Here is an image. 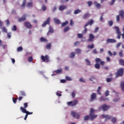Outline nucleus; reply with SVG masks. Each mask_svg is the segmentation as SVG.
Listing matches in <instances>:
<instances>
[{"instance_id": "1", "label": "nucleus", "mask_w": 124, "mask_h": 124, "mask_svg": "<svg viewBox=\"0 0 124 124\" xmlns=\"http://www.w3.org/2000/svg\"><path fill=\"white\" fill-rule=\"evenodd\" d=\"M95 111V110H94V109L93 108H91L89 116L86 115L84 116V121H89V120H90V118L91 121H93L94 119H96L97 117V115H94Z\"/></svg>"}, {"instance_id": "2", "label": "nucleus", "mask_w": 124, "mask_h": 124, "mask_svg": "<svg viewBox=\"0 0 124 124\" xmlns=\"http://www.w3.org/2000/svg\"><path fill=\"white\" fill-rule=\"evenodd\" d=\"M109 108H110V106L106 104H104L98 108V110L99 111H101V110L103 111H107Z\"/></svg>"}, {"instance_id": "3", "label": "nucleus", "mask_w": 124, "mask_h": 124, "mask_svg": "<svg viewBox=\"0 0 124 124\" xmlns=\"http://www.w3.org/2000/svg\"><path fill=\"white\" fill-rule=\"evenodd\" d=\"M41 59L42 60L43 62H50V58L48 55H45V56L42 55L41 56Z\"/></svg>"}, {"instance_id": "4", "label": "nucleus", "mask_w": 124, "mask_h": 124, "mask_svg": "<svg viewBox=\"0 0 124 124\" xmlns=\"http://www.w3.org/2000/svg\"><path fill=\"white\" fill-rule=\"evenodd\" d=\"M20 110L22 111V113L27 114V115L29 116V115H32L33 112H30L29 111H27V109L25 108H24L23 107H21L20 108Z\"/></svg>"}, {"instance_id": "5", "label": "nucleus", "mask_w": 124, "mask_h": 124, "mask_svg": "<svg viewBox=\"0 0 124 124\" xmlns=\"http://www.w3.org/2000/svg\"><path fill=\"white\" fill-rule=\"evenodd\" d=\"M124 68H120L117 72L116 76L118 77H119V76H123V75H124Z\"/></svg>"}, {"instance_id": "6", "label": "nucleus", "mask_w": 124, "mask_h": 124, "mask_svg": "<svg viewBox=\"0 0 124 124\" xmlns=\"http://www.w3.org/2000/svg\"><path fill=\"white\" fill-rule=\"evenodd\" d=\"M78 103V101H77V100H75L73 101L68 102L67 103V105L68 106H75L76 105H77Z\"/></svg>"}, {"instance_id": "7", "label": "nucleus", "mask_w": 124, "mask_h": 124, "mask_svg": "<svg viewBox=\"0 0 124 124\" xmlns=\"http://www.w3.org/2000/svg\"><path fill=\"white\" fill-rule=\"evenodd\" d=\"M71 116H73L74 118H76V119H79L80 118V113L75 112L74 111H72L71 112Z\"/></svg>"}, {"instance_id": "8", "label": "nucleus", "mask_w": 124, "mask_h": 124, "mask_svg": "<svg viewBox=\"0 0 124 124\" xmlns=\"http://www.w3.org/2000/svg\"><path fill=\"white\" fill-rule=\"evenodd\" d=\"M114 29H116V33H117L118 39H121V35H122V34L121 33V31H120V29L117 26H115L114 27Z\"/></svg>"}, {"instance_id": "9", "label": "nucleus", "mask_w": 124, "mask_h": 124, "mask_svg": "<svg viewBox=\"0 0 124 124\" xmlns=\"http://www.w3.org/2000/svg\"><path fill=\"white\" fill-rule=\"evenodd\" d=\"M24 25L27 29H31L32 28V25L28 21L24 22Z\"/></svg>"}, {"instance_id": "10", "label": "nucleus", "mask_w": 124, "mask_h": 124, "mask_svg": "<svg viewBox=\"0 0 124 124\" xmlns=\"http://www.w3.org/2000/svg\"><path fill=\"white\" fill-rule=\"evenodd\" d=\"M106 42L108 44H109V43H116L117 42V41L114 39H109L108 38L106 40Z\"/></svg>"}, {"instance_id": "11", "label": "nucleus", "mask_w": 124, "mask_h": 124, "mask_svg": "<svg viewBox=\"0 0 124 124\" xmlns=\"http://www.w3.org/2000/svg\"><path fill=\"white\" fill-rule=\"evenodd\" d=\"M95 62L97 63L100 62L101 65H104V64H105V62H104V61H101V60L99 58H96Z\"/></svg>"}, {"instance_id": "12", "label": "nucleus", "mask_w": 124, "mask_h": 124, "mask_svg": "<svg viewBox=\"0 0 124 124\" xmlns=\"http://www.w3.org/2000/svg\"><path fill=\"white\" fill-rule=\"evenodd\" d=\"M46 25H50V17H48L47 20L42 24V27H46Z\"/></svg>"}, {"instance_id": "13", "label": "nucleus", "mask_w": 124, "mask_h": 124, "mask_svg": "<svg viewBox=\"0 0 124 124\" xmlns=\"http://www.w3.org/2000/svg\"><path fill=\"white\" fill-rule=\"evenodd\" d=\"M95 98H96V94L95 93H93L91 94L90 100L91 101H93Z\"/></svg>"}, {"instance_id": "14", "label": "nucleus", "mask_w": 124, "mask_h": 124, "mask_svg": "<svg viewBox=\"0 0 124 124\" xmlns=\"http://www.w3.org/2000/svg\"><path fill=\"white\" fill-rule=\"evenodd\" d=\"M119 16L121 17V19L124 18V11L123 10L119 11Z\"/></svg>"}, {"instance_id": "15", "label": "nucleus", "mask_w": 124, "mask_h": 124, "mask_svg": "<svg viewBox=\"0 0 124 124\" xmlns=\"http://www.w3.org/2000/svg\"><path fill=\"white\" fill-rule=\"evenodd\" d=\"M101 117H103V118H106L107 120H110L112 119V116L108 115L102 114Z\"/></svg>"}, {"instance_id": "16", "label": "nucleus", "mask_w": 124, "mask_h": 124, "mask_svg": "<svg viewBox=\"0 0 124 124\" xmlns=\"http://www.w3.org/2000/svg\"><path fill=\"white\" fill-rule=\"evenodd\" d=\"M26 15H24L22 17L18 19L19 22H24V21H26Z\"/></svg>"}, {"instance_id": "17", "label": "nucleus", "mask_w": 124, "mask_h": 124, "mask_svg": "<svg viewBox=\"0 0 124 124\" xmlns=\"http://www.w3.org/2000/svg\"><path fill=\"white\" fill-rule=\"evenodd\" d=\"M66 6L64 5H62L59 7V10L60 11H63L64 9H66Z\"/></svg>"}, {"instance_id": "18", "label": "nucleus", "mask_w": 124, "mask_h": 124, "mask_svg": "<svg viewBox=\"0 0 124 124\" xmlns=\"http://www.w3.org/2000/svg\"><path fill=\"white\" fill-rule=\"evenodd\" d=\"M93 39H94V36L93 34H90L89 41H93Z\"/></svg>"}, {"instance_id": "19", "label": "nucleus", "mask_w": 124, "mask_h": 124, "mask_svg": "<svg viewBox=\"0 0 124 124\" xmlns=\"http://www.w3.org/2000/svg\"><path fill=\"white\" fill-rule=\"evenodd\" d=\"M54 72H55L56 74H60L61 73H62V69L60 68L59 69L56 70L54 71Z\"/></svg>"}, {"instance_id": "20", "label": "nucleus", "mask_w": 124, "mask_h": 124, "mask_svg": "<svg viewBox=\"0 0 124 124\" xmlns=\"http://www.w3.org/2000/svg\"><path fill=\"white\" fill-rule=\"evenodd\" d=\"M100 99V101H106V100H109V98H105L103 96H101L99 98Z\"/></svg>"}, {"instance_id": "21", "label": "nucleus", "mask_w": 124, "mask_h": 124, "mask_svg": "<svg viewBox=\"0 0 124 124\" xmlns=\"http://www.w3.org/2000/svg\"><path fill=\"white\" fill-rule=\"evenodd\" d=\"M40 41L41 42H46V43H47V42H48V41L47 40V39L42 37L40 39Z\"/></svg>"}, {"instance_id": "22", "label": "nucleus", "mask_w": 124, "mask_h": 124, "mask_svg": "<svg viewBox=\"0 0 124 124\" xmlns=\"http://www.w3.org/2000/svg\"><path fill=\"white\" fill-rule=\"evenodd\" d=\"M122 91L124 93V81H121L120 83Z\"/></svg>"}, {"instance_id": "23", "label": "nucleus", "mask_w": 124, "mask_h": 124, "mask_svg": "<svg viewBox=\"0 0 124 124\" xmlns=\"http://www.w3.org/2000/svg\"><path fill=\"white\" fill-rule=\"evenodd\" d=\"M90 16H91V15L90 14L86 13L83 16V18L84 19H87V18L90 17Z\"/></svg>"}, {"instance_id": "24", "label": "nucleus", "mask_w": 124, "mask_h": 124, "mask_svg": "<svg viewBox=\"0 0 124 124\" xmlns=\"http://www.w3.org/2000/svg\"><path fill=\"white\" fill-rule=\"evenodd\" d=\"M53 32H54V30H53V28H52V27H49V31L47 33V35H49V33H53Z\"/></svg>"}, {"instance_id": "25", "label": "nucleus", "mask_w": 124, "mask_h": 124, "mask_svg": "<svg viewBox=\"0 0 124 124\" xmlns=\"http://www.w3.org/2000/svg\"><path fill=\"white\" fill-rule=\"evenodd\" d=\"M54 21L55 24H58V25H60V24H61V21L57 18H54Z\"/></svg>"}, {"instance_id": "26", "label": "nucleus", "mask_w": 124, "mask_h": 124, "mask_svg": "<svg viewBox=\"0 0 124 124\" xmlns=\"http://www.w3.org/2000/svg\"><path fill=\"white\" fill-rule=\"evenodd\" d=\"M85 61L86 62L87 65H88V66L91 65V61L88 60V59H86L85 60Z\"/></svg>"}, {"instance_id": "27", "label": "nucleus", "mask_w": 124, "mask_h": 124, "mask_svg": "<svg viewBox=\"0 0 124 124\" xmlns=\"http://www.w3.org/2000/svg\"><path fill=\"white\" fill-rule=\"evenodd\" d=\"M94 4H95V6H96L97 8H100V6H101L100 4L97 3V2L96 1L94 2Z\"/></svg>"}, {"instance_id": "28", "label": "nucleus", "mask_w": 124, "mask_h": 124, "mask_svg": "<svg viewBox=\"0 0 124 124\" xmlns=\"http://www.w3.org/2000/svg\"><path fill=\"white\" fill-rule=\"evenodd\" d=\"M94 66L96 69H99L100 68V64L98 63H96L95 65Z\"/></svg>"}, {"instance_id": "29", "label": "nucleus", "mask_w": 124, "mask_h": 124, "mask_svg": "<svg viewBox=\"0 0 124 124\" xmlns=\"http://www.w3.org/2000/svg\"><path fill=\"white\" fill-rule=\"evenodd\" d=\"M79 13H81V10L79 9L76 10L74 12V14L75 15L79 14Z\"/></svg>"}, {"instance_id": "30", "label": "nucleus", "mask_w": 124, "mask_h": 124, "mask_svg": "<svg viewBox=\"0 0 124 124\" xmlns=\"http://www.w3.org/2000/svg\"><path fill=\"white\" fill-rule=\"evenodd\" d=\"M27 7H32V2H30L26 5Z\"/></svg>"}, {"instance_id": "31", "label": "nucleus", "mask_w": 124, "mask_h": 124, "mask_svg": "<svg viewBox=\"0 0 124 124\" xmlns=\"http://www.w3.org/2000/svg\"><path fill=\"white\" fill-rule=\"evenodd\" d=\"M27 2V0H23V3L21 4V7H25L26 6V3Z\"/></svg>"}, {"instance_id": "32", "label": "nucleus", "mask_w": 124, "mask_h": 124, "mask_svg": "<svg viewBox=\"0 0 124 124\" xmlns=\"http://www.w3.org/2000/svg\"><path fill=\"white\" fill-rule=\"evenodd\" d=\"M74 57H75V52H73L70 54V58L73 59Z\"/></svg>"}, {"instance_id": "33", "label": "nucleus", "mask_w": 124, "mask_h": 124, "mask_svg": "<svg viewBox=\"0 0 124 124\" xmlns=\"http://www.w3.org/2000/svg\"><path fill=\"white\" fill-rule=\"evenodd\" d=\"M67 24H68V21H66L64 22H63L62 24L61 27H65V26H66V25H67Z\"/></svg>"}, {"instance_id": "34", "label": "nucleus", "mask_w": 124, "mask_h": 124, "mask_svg": "<svg viewBox=\"0 0 124 124\" xmlns=\"http://www.w3.org/2000/svg\"><path fill=\"white\" fill-rule=\"evenodd\" d=\"M2 32H5L6 33H7V29H6V28L3 27L2 28Z\"/></svg>"}, {"instance_id": "35", "label": "nucleus", "mask_w": 124, "mask_h": 124, "mask_svg": "<svg viewBox=\"0 0 124 124\" xmlns=\"http://www.w3.org/2000/svg\"><path fill=\"white\" fill-rule=\"evenodd\" d=\"M119 63L121 64V65L124 66V60L123 59L120 60L119 61Z\"/></svg>"}, {"instance_id": "36", "label": "nucleus", "mask_w": 124, "mask_h": 124, "mask_svg": "<svg viewBox=\"0 0 124 124\" xmlns=\"http://www.w3.org/2000/svg\"><path fill=\"white\" fill-rule=\"evenodd\" d=\"M33 59L32 58V56H31L28 57V62H32V61H33Z\"/></svg>"}, {"instance_id": "37", "label": "nucleus", "mask_w": 124, "mask_h": 124, "mask_svg": "<svg viewBox=\"0 0 124 124\" xmlns=\"http://www.w3.org/2000/svg\"><path fill=\"white\" fill-rule=\"evenodd\" d=\"M93 23H94V21L93 19H91L88 21V24H89L90 26H92Z\"/></svg>"}, {"instance_id": "38", "label": "nucleus", "mask_w": 124, "mask_h": 124, "mask_svg": "<svg viewBox=\"0 0 124 124\" xmlns=\"http://www.w3.org/2000/svg\"><path fill=\"white\" fill-rule=\"evenodd\" d=\"M69 31V26H67L66 27L64 28L63 31L64 32H66V31Z\"/></svg>"}, {"instance_id": "39", "label": "nucleus", "mask_w": 124, "mask_h": 124, "mask_svg": "<svg viewBox=\"0 0 124 124\" xmlns=\"http://www.w3.org/2000/svg\"><path fill=\"white\" fill-rule=\"evenodd\" d=\"M87 47L89 49H93V47H94V45H93V44L92 45H88L87 46Z\"/></svg>"}, {"instance_id": "40", "label": "nucleus", "mask_w": 124, "mask_h": 124, "mask_svg": "<svg viewBox=\"0 0 124 124\" xmlns=\"http://www.w3.org/2000/svg\"><path fill=\"white\" fill-rule=\"evenodd\" d=\"M17 51L18 52H22V51H23V47L22 46H19L17 47Z\"/></svg>"}, {"instance_id": "41", "label": "nucleus", "mask_w": 124, "mask_h": 124, "mask_svg": "<svg viewBox=\"0 0 124 124\" xmlns=\"http://www.w3.org/2000/svg\"><path fill=\"white\" fill-rule=\"evenodd\" d=\"M108 26H109V27H112V26H113V21L110 20L108 21Z\"/></svg>"}, {"instance_id": "42", "label": "nucleus", "mask_w": 124, "mask_h": 124, "mask_svg": "<svg viewBox=\"0 0 124 124\" xmlns=\"http://www.w3.org/2000/svg\"><path fill=\"white\" fill-rule=\"evenodd\" d=\"M46 49H51V43L47 44L46 46Z\"/></svg>"}, {"instance_id": "43", "label": "nucleus", "mask_w": 124, "mask_h": 124, "mask_svg": "<svg viewBox=\"0 0 124 124\" xmlns=\"http://www.w3.org/2000/svg\"><path fill=\"white\" fill-rule=\"evenodd\" d=\"M111 122L113 123V124H115V123L117 122V119H116L115 117H113L111 120Z\"/></svg>"}, {"instance_id": "44", "label": "nucleus", "mask_w": 124, "mask_h": 124, "mask_svg": "<svg viewBox=\"0 0 124 124\" xmlns=\"http://www.w3.org/2000/svg\"><path fill=\"white\" fill-rule=\"evenodd\" d=\"M76 52L77 54H80L81 52V49L78 48L76 49Z\"/></svg>"}, {"instance_id": "45", "label": "nucleus", "mask_w": 124, "mask_h": 124, "mask_svg": "<svg viewBox=\"0 0 124 124\" xmlns=\"http://www.w3.org/2000/svg\"><path fill=\"white\" fill-rule=\"evenodd\" d=\"M23 105H24V109H26L27 108H28V103H25L23 104Z\"/></svg>"}, {"instance_id": "46", "label": "nucleus", "mask_w": 124, "mask_h": 124, "mask_svg": "<svg viewBox=\"0 0 124 124\" xmlns=\"http://www.w3.org/2000/svg\"><path fill=\"white\" fill-rule=\"evenodd\" d=\"M20 94L22 95V96H26V93L24 91H21Z\"/></svg>"}, {"instance_id": "47", "label": "nucleus", "mask_w": 124, "mask_h": 124, "mask_svg": "<svg viewBox=\"0 0 124 124\" xmlns=\"http://www.w3.org/2000/svg\"><path fill=\"white\" fill-rule=\"evenodd\" d=\"M65 78H66V80H67V81H71L72 79H71V78H70V77H68V76H66V77H65Z\"/></svg>"}, {"instance_id": "48", "label": "nucleus", "mask_w": 124, "mask_h": 124, "mask_svg": "<svg viewBox=\"0 0 124 124\" xmlns=\"http://www.w3.org/2000/svg\"><path fill=\"white\" fill-rule=\"evenodd\" d=\"M42 9L43 11H45V10H46V9H47V8L45 6V5H44L42 7Z\"/></svg>"}, {"instance_id": "49", "label": "nucleus", "mask_w": 124, "mask_h": 124, "mask_svg": "<svg viewBox=\"0 0 124 124\" xmlns=\"http://www.w3.org/2000/svg\"><path fill=\"white\" fill-rule=\"evenodd\" d=\"M87 31H88V29H87V28L84 27V30L83 31H82V33L83 34H85V33H86Z\"/></svg>"}, {"instance_id": "50", "label": "nucleus", "mask_w": 124, "mask_h": 124, "mask_svg": "<svg viewBox=\"0 0 124 124\" xmlns=\"http://www.w3.org/2000/svg\"><path fill=\"white\" fill-rule=\"evenodd\" d=\"M112 81V78H107L106 81L108 83H109V82H111Z\"/></svg>"}, {"instance_id": "51", "label": "nucleus", "mask_w": 124, "mask_h": 124, "mask_svg": "<svg viewBox=\"0 0 124 124\" xmlns=\"http://www.w3.org/2000/svg\"><path fill=\"white\" fill-rule=\"evenodd\" d=\"M87 4H88V6L90 7L93 4V2L92 1H89L87 2Z\"/></svg>"}, {"instance_id": "52", "label": "nucleus", "mask_w": 124, "mask_h": 124, "mask_svg": "<svg viewBox=\"0 0 124 124\" xmlns=\"http://www.w3.org/2000/svg\"><path fill=\"white\" fill-rule=\"evenodd\" d=\"M78 38H82L83 37V34L78 33Z\"/></svg>"}, {"instance_id": "53", "label": "nucleus", "mask_w": 124, "mask_h": 124, "mask_svg": "<svg viewBox=\"0 0 124 124\" xmlns=\"http://www.w3.org/2000/svg\"><path fill=\"white\" fill-rule=\"evenodd\" d=\"M115 0H111V2H109L110 5H113L115 3Z\"/></svg>"}, {"instance_id": "54", "label": "nucleus", "mask_w": 124, "mask_h": 124, "mask_svg": "<svg viewBox=\"0 0 124 124\" xmlns=\"http://www.w3.org/2000/svg\"><path fill=\"white\" fill-rule=\"evenodd\" d=\"M105 94L106 96H108L109 95V91L107 90L105 92Z\"/></svg>"}, {"instance_id": "55", "label": "nucleus", "mask_w": 124, "mask_h": 124, "mask_svg": "<svg viewBox=\"0 0 124 124\" xmlns=\"http://www.w3.org/2000/svg\"><path fill=\"white\" fill-rule=\"evenodd\" d=\"M116 21L117 22H119L120 21V15H117L116 16Z\"/></svg>"}, {"instance_id": "56", "label": "nucleus", "mask_w": 124, "mask_h": 124, "mask_svg": "<svg viewBox=\"0 0 124 124\" xmlns=\"http://www.w3.org/2000/svg\"><path fill=\"white\" fill-rule=\"evenodd\" d=\"M79 82H82L83 83H85V79H84L83 78H80L79 79Z\"/></svg>"}, {"instance_id": "57", "label": "nucleus", "mask_w": 124, "mask_h": 124, "mask_svg": "<svg viewBox=\"0 0 124 124\" xmlns=\"http://www.w3.org/2000/svg\"><path fill=\"white\" fill-rule=\"evenodd\" d=\"M12 30L14 31H17V27L15 25H14V26H13V27L12 28Z\"/></svg>"}, {"instance_id": "58", "label": "nucleus", "mask_w": 124, "mask_h": 124, "mask_svg": "<svg viewBox=\"0 0 124 124\" xmlns=\"http://www.w3.org/2000/svg\"><path fill=\"white\" fill-rule=\"evenodd\" d=\"M7 37H8V38H11V32L7 33Z\"/></svg>"}, {"instance_id": "59", "label": "nucleus", "mask_w": 124, "mask_h": 124, "mask_svg": "<svg viewBox=\"0 0 124 124\" xmlns=\"http://www.w3.org/2000/svg\"><path fill=\"white\" fill-rule=\"evenodd\" d=\"M99 30V28L98 27H96L95 29V30L94 31V32H97V31H98V30Z\"/></svg>"}, {"instance_id": "60", "label": "nucleus", "mask_w": 124, "mask_h": 124, "mask_svg": "<svg viewBox=\"0 0 124 124\" xmlns=\"http://www.w3.org/2000/svg\"><path fill=\"white\" fill-rule=\"evenodd\" d=\"M72 97H75V95H76V94H75V92H73L72 93V94H71Z\"/></svg>"}, {"instance_id": "61", "label": "nucleus", "mask_w": 124, "mask_h": 124, "mask_svg": "<svg viewBox=\"0 0 124 124\" xmlns=\"http://www.w3.org/2000/svg\"><path fill=\"white\" fill-rule=\"evenodd\" d=\"M93 54H97V50H96V49L94 48L93 50Z\"/></svg>"}, {"instance_id": "62", "label": "nucleus", "mask_w": 124, "mask_h": 124, "mask_svg": "<svg viewBox=\"0 0 124 124\" xmlns=\"http://www.w3.org/2000/svg\"><path fill=\"white\" fill-rule=\"evenodd\" d=\"M74 24V23H73V20H72V19H71L70 23V26H73Z\"/></svg>"}, {"instance_id": "63", "label": "nucleus", "mask_w": 124, "mask_h": 124, "mask_svg": "<svg viewBox=\"0 0 124 124\" xmlns=\"http://www.w3.org/2000/svg\"><path fill=\"white\" fill-rule=\"evenodd\" d=\"M119 56H120V57H123V51H121L119 52Z\"/></svg>"}, {"instance_id": "64", "label": "nucleus", "mask_w": 124, "mask_h": 124, "mask_svg": "<svg viewBox=\"0 0 124 124\" xmlns=\"http://www.w3.org/2000/svg\"><path fill=\"white\" fill-rule=\"evenodd\" d=\"M16 13V10H12L11 12L12 14H15Z\"/></svg>"}]
</instances>
